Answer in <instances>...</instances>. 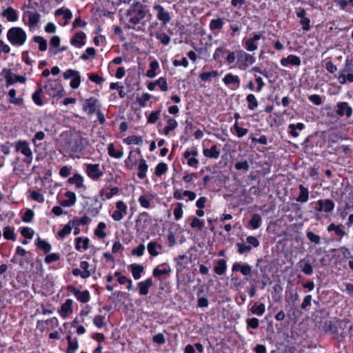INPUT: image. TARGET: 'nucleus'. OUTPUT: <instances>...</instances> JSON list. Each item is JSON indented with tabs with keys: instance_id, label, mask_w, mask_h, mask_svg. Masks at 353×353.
Returning a JSON list of instances; mask_svg holds the SVG:
<instances>
[{
	"instance_id": "bf43d9fd",
	"label": "nucleus",
	"mask_w": 353,
	"mask_h": 353,
	"mask_svg": "<svg viewBox=\"0 0 353 353\" xmlns=\"http://www.w3.org/2000/svg\"><path fill=\"white\" fill-rule=\"evenodd\" d=\"M41 93H42V90L39 89L32 94V100L37 105H38L39 106H41L43 104V101L41 99Z\"/></svg>"
},
{
	"instance_id": "ddd939ff",
	"label": "nucleus",
	"mask_w": 353,
	"mask_h": 353,
	"mask_svg": "<svg viewBox=\"0 0 353 353\" xmlns=\"http://www.w3.org/2000/svg\"><path fill=\"white\" fill-rule=\"evenodd\" d=\"M261 36L259 34H256L253 37L247 39L244 42V46L246 50L249 52H252L256 50L258 48L257 44L255 42L259 39H261Z\"/></svg>"
},
{
	"instance_id": "7ed1b4c3",
	"label": "nucleus",
	"mask_w": 353,
	"mask_h": 353,
	"mask_svg": "<svg viewBox=\"0 0 353 353\" xmlns=\"http://www.w3.org/2000/svg\"><path fill=\"white\" fill-rule=\"evenodd\" d=\"M63 77L65 79L72 78L70 81V86L76 89L79 88L81 83V77L79 72L72 69H68L63 73Z\"/></svg>"
},
{
	"instance_id": "39448f33",
	"label": "nucleus",
	"mask_w": 353,
	"mask_h": 353,
	"mask_svg": "<svg viewBox=\"0 0 353 353\" xmlns=\"http://www.w3.org/2000/svg\"><path fill=\"white\" fill-rule=\"evenodd\" d=\"M116 207L117 210L112 213V217L114 221H119L123 218V214L126 213L127 206L123 201H119L117 202Z\"/></svg>"
},
{
	"instance_id": "09e8293b",
	"label": "nucleus",
	"mask_w": 353,
	"mask_h": 353,
	"mask_svg": "<svg viewBox=\"0 0 353 353\" xmlns=\"http://www.w3.org/2000/svg\"><path fill=\"white\" fill-rule=\"evenodd\" d=\"M250 310L252 313L261 316L265 312V305L263 303L259 305L254 304Z\"/></svg>"
},
{
	"instance_id": "393cba45",
	"label": "nucleus",
	"mask_w": 353,
	"mask_h": 353,
	"mask_svg": "<svg viewBox=\"0 0 353 353\" xmlns=\"http://www.w3.org/2000/svg\"><path fill=\"white\" fill-rule=\"evenodd\" d=\"M162 246L155 241L150 242L148 244V251L149 254L153 256L159 254V250H161Z\"/></svg>"
},
{
	"instance_id": "4468645a",
	"label": "nucleus",
	"mask_w": 353,
	"mask_h": 353,
	"mask_svg": "<svg viewBox=\"0 0 353 353\" xmlns=\"http://www.w3.org/2000/svg\"><path fill=\"white\" fill-rule=\"evenodd\" d=\"M152 285L153 282L150 278L147 279L144 281L139 282L138 283L139 294L143 296L147 295L149 292V288Z\"/></svg>"
},
{
	"instance_id": "6e6552de",
	"label": "nucleus",
	"mask_w": 353,
	"mask_h": 353,
	"mask_svg": "<svg viewBox=\"0 0 353 353\" xmlns=\"http://www.w3.org/2000/svg\"><path fill=\"white\" fill-rule=\"evenodd\" d=\"M352 112V108L348 105L347 102H340L337 104L336 114L339 116L343 117L345 114L347 117H350Z\"/></svg>"
},
{
	"instance_id": "49530a36",
	"label": "nucleus",
	"mask_w": 353,
	"mask_h": 353,
	"mask_svg": "<svg viewBox=\"0 0 353 353\" xmlns=\"http://www.w3.org/2000/svg\"><path fill=\"white\" fill-rule=\"evenodd\" d=\"M125 142L127 144H135V145H141L143 143V138L141 137L138 136H130L126 138Z\"/></svg>"
},
{
	"instance_id": "3c124183",
	"label": "nucleus",
	"mask_w": 353,
	"mask_h": 353,
	"mask_svg": "<svg viewBox=\"0 0 353 353\" xmlns=\"http://www.w3.org/2000/svg\"><path fill=\"white\" fill-rule=\"evenodd\" d=\"M168 170V165L165 163H159L156 167L155 174L158 176L165 174Z\"/></svg>"
},
{
	"instance_id": "5fc2aeb1",
	"label": "nucleus",
	"mask_w": 353,
	"mask_h": 353,
	"mask_svg": "<svg viewBox=\"0 0 353 353\" xmlns=\"http://www.w3.org/2000/svg\"><path fill=\"white\" fill-rule=\"evenodd\" d=\"M204 224L205 223L203 220H200L196 217H193L190 226L192 228H197L199 230H201L204 227Z\"/></svg>"
},
{
	"instance_id": "ea45409f",
	"label": "nucleus",
	"mask_w": 353,
	"mask_h": 353,
	"mask_svg": "<svg viewBox=\"0 0 353 353\" xmlns=\"http://www.w3.org/2000/svg\"><path fill=\"white\" fill-rule=\"evenodd\" d=\"M246 101L248 102V107L250 110H254L258 106V102L253 94H249L246 97Z\"/></svg>"
},
{
	"instance_id": "c9c22d12",
	"label": "nucleus",
	"mask_w": 353,
	"mask_h": 353,
	"mask_svg": "<svg viewBox=\"0 0 353 353\" xmlns=\"http://www.w3.org/2000/svg\"><path fill=\"white\" fill-rule=\"evenodd\" d=\"M8 95L10 97L9 102L10 103L17 105H20L23 103V101L22 98H16V90L14 89L10 90Z\"/></svg>"
},
{
	"instance_id": "de8ad7c7",
	"label": "nucleus",
	"mask_w": 353,
	"mask_h": 353,
	"mask_svg": "<svg viewBox=\"0 0 353 353\" xmlns=\"http://www.w3.org/2000/svg\"><path fill=\"white\" fill-rule=\"evenodd\" d=\"M327 231H334L335 233L340 236H343L346 234V232L341 229L340 225H336L334 223H331L328 225Z\"/></svg>"
},
{
	"instance_id": "f704fd0d",
	"label": "nucleus",
	"mask_w": 353,
	"mask_h": 353,
	"mask_svg": "<svg viewBox=\"0 0 353 353\" xmlns=\"http://www.w3.org/2000/svg\"><path fill=\"white\" fill-rule=\"evenodd\" d=\"M108 154L114 158L120 159L123 157V152L120 150H116L113 143H110L108 146Z\"/></svg>"
},
{
	"instance_id": "603ef678",
	"label": "nucleus",
	"mask_w": 353,
	"mask_h": 353,
	"mask_svg": "<svg viewBox=\"0 0 353 353\" xmlns=\"http://www.w3.org/2000/svg\"><path fill=\"white\" fill-rule=\"evenodd\" d=\"M236 246L238 248L237 252L240 254L248 253L252 250L250 245L242 243H236Z\"/></svg>"
},
{
	"instance_id": "cd10ccee",
	"label": "nucleus",
	"mask_w": 353,
	"mask_h": 353,
	"mask_svg": "<svg viewBox=\"0 0 353 353\" xmlns=\"http://www.w3.org/2000/svg\"><path fill=\"white\" fill-rule=\"evenodd\" d=\"M35 245L40 249L43 250L45 253H48L52 247L51 245L46 241L45 240L41 239L40 237H38Z\"/></svg>"
},
{
	"instance_id": "864d4df0",
	"label": "nucleus",
	"mask_w": 353,
	"mask_h": 353,
	"mask_svg": "<svg viewBox=\"0 0 353 353\" xmlns=\"http://www.w3.org/2000/svg\"><path fill=\"white\" fill-rule=\"evenodd\" d=\"M77 300L81 303H88L90 299V293L88 290H85L83 292H80L78 296L77 297Z\"/></svg>"
},
{
	"instance_id": "473e14b6",
	"label": "nucleus",
	"mask_w": 353,
	"mask_h": 353,
	"mask_svg": "<svg viewBox=\"0 0 353 353\" xmlns=\"http://www.w3.org/2000/svg\"><path fill=\"white\" fill-rule=\"evenodd\" d=\"M223 81L226 85L235 83L237 85V86H239L240 83V79L239 77L236 75H233L230 73L227 74L223 78Z\"/></svg>"
},
{
	"instance_id": "bb28decb",
	"label": "nucleus",
	"mask_w": 353,
	"mask_h": 353,
	"mask_svg": "<svg viewBox=\"0 0 353 353\" xmlns=\"http://www.w3.org/2000/svg\"><path fill=\"white\" fill-rule=\"evenodd\" d=\"M76 241V249L79 250L82 248L84 250H86L89 248V239L88 238L77 237L75 239Z\"/></svg>"
},
{
	"instance_id": "9d476101",
	"label": "nucleus",
	"mask_w": 353,
	"mask_h": 353,
	"mask_svg": "<svg viewBox=\"0 0 353 353\" xmlns=\"http://www.w3.org/2000/svg\"><path fill=\"white\" fill-rule=\"evenodd\" d=\"M86 172L88 175L93 179H97L103 174L99 170V164H88L86 168Z\"/></svg>"
},
{
	"instance_id": "a18cd8bd",
	"label": "nucleus",
	"mask_w": 353,
	"mask_h": 353,
	"mask_svg": "<svg viewBox=\"0 0 353 353\" xmlns=\"http://www.w3.org/2000/svg\"><path fill=\"white\" fill-rule=\"evenodd\" d=\"M219 73L216 70H212L211 72H205L200 74L199 77L203 81H207L210 79L212 77H218Z\"/></svg>"
},
{
	"instance_id": "423d86ee",
	"label": "nucleus",
	"mask_w": 353,
	"mask_h": 353,
	"mask_svg": "<svg viewBox=\"0 0 353 353\" xmlns=\"http://www.w3.org/2000/svg\"><path fill=\"white\" fill-rule=\"evenodd\" d=\"M153 8L158 12L157 17L159 20L161 21L164 24H167L170 21V14L161 5L156 4Z\"/></svg>"
},
{
	"instance_id": "4c0bfd02",
	"label": "nucleus",
	"mask_w": 353,
	"mask_h": 353,
	"mask_svg": "<svg viewBox=\"0 0 353 353\" xmlns=\"http://www.w3.org/2000/svg\"><path fill=\"white\" fill-rule=\"evenodd\" d=\"M223 24H224V22H223V19H221V18L214 19L210 21V28L212 30H219L222 29Z\"/></svg>"
},
{
	"instance_id": "1a4fd4ad",
	"label": "nucleus",
	"mask_w": 353,
	"mask_h": 353,
	"mask_svg": "<svg viewBox=\"0 0 353 353\" xmlns=\"http://www.w3.org/2000/svg\"><path fill=\"white\" fill-rule=\"evenodd\" d=\"M319 207L316 208L319 211H324L325 212H330L334 208V203L330 199H320L317 202Z\"/></svg>"
},
{
	"instance_id": "c85d7f7f",
	"label": "nucleus",
	"mask_w": 353,
	"mask_h": 353,
	"mask_svg": "<svg viewBox=\"0 0 353 353\" xmlns=\"http://www.w3.org/2000/svg\"><path fill=\"white\" fill-rule=\"evenodd\" d=\"M68 182L74 184L78 188L84 187L83 177L79 174H75L73 176L69 178Z\"/></svg>"
},
{
	"instance_id": "8fccbe9b",
	"label": "nucleus",
	"mask_w": 353,
	"mask_h": 353,
	"mask_svg": "<svg viewBox=\"0 0 353 353\" xmlns=\"http://www.w3.org/2000/svg\"><path fill=\"white\" fill-rule=\"evenodd\" d=\"M300 268L301 270L306 275H310L313 273V267L310 263H305L301 264V261H300Z\"/></svg>"
},
{
	"instance_id": "c03bdc74",
	"label": "nucleus",
	"mask_w": 353,
	"mask_h": 353,
	"mask_svg": "<svg viewBox=\"0 0 353 353\" xmlns=\"http://www.w3.org/2000/svg\"><path fill=\"white\" fill-rule=\"evenodd\" d=\"M3 236H4L5 239H8V240L15 241V239H16V235L14 232V229L9 226L4 228Z\"/></svg>"
},
{
	"instance_id": "052dcab7",
	"label": "nucleus",
	"mask_w": 353,
	"mask_h": 353,
	"mask_svg": "<svg viewBox=\"0 0 353 353\" xmlns=\"http://www.w3.org/2000/svg\"><path fill=\"white\" fill-rule=\"evenodd\" d=\"M171 272V269L170 268L159 269V268H156L154 269L152 274L155 277H159L163 274H168Z\"/></svg>"
},
{
	"instance_id": "13d9d810",
	"label": "nucleus",
	"mask_w": 353,
	"mask_h": 353,
	"mask_svg": "<svg viewBox=\"0 0 353 353\" xmlns=\"http://www.w3.org/2000/svg\"><path fill=\"white\" fill-rule=\"evenodd\" d=\"M21 235L28 239H31L34 235V230L28 227H24L21 230Z\"/></svg>"
},
{
	"instance_id": "2eb2a0df",
	"label": "nucleus",
	"mask_w": 353,
	"mask_h": 353,
	"mask_svg": "<svg viewBox=\"0 0 353 353\" xmlns=\"http://www.w3.org/2000/svg\"><path fill=\"white\" fill-rule=\"evenodd\" d=\"M15 149L17 151L21 152L25 156L32 152L29 147V143L26 141H19L16 142Z\"/></svg>"
},
{
	"instance_id": "37998d69",
	"label": "nucleus",
	"mask_w": 353,
	"mask_h": 353,
	"mask_svg": "<svg viewBox=\"0 0 353 353\" xmlns=\"http://www.w3.org/2000/svg\"><path fill=\"white\" fill-rule=\"evenodd\" d=\"M177 125H178V123L175 119H169L168 120V124L164 128V130H163L164 134L165 135H168L170 131L174 130L177 127Z\"/></svg>"
},
{
	"instance_id": "aec40b11",
	"label": "nucleus",
	"mask_w": 353,
	"mask_h": 353,
	"mask_svg": "<svg viewBox=\"0 0 353 353\" xmlns=\"http://www.w3.org/2000/svg\"><path fill=\"white\" fill-rule=\"evenodd\" d=\"M299 195L296 198V201L301 203H305L308 201L309 199V191L308 189L304 187L303 185H299Z\"/></svg>"
},
{
	"instance_id": "680f3d73",
	"label": "nucleus",
	"mask_w": 353,
	"mask_h": 353,
	"mask_svg": "<svg viewBox=\"0 0 353 353\" xmlns=\"http://www.w3.org/2000/svg\"><path fill=\"white\" fill-rule=\"evenodd\" d=\"M151 97L152 96L149 93H145L143 97H137V101L141 107L144 108L146 106V101H149Z\"/></svg>"
},
{
	"instance_id": "5701e85b",
	"label": "nucleus",
	"mask_w": 353,
	"mask_h": 353,
	"mask_svg": "<svg viewBox=\"0 0 353 353\" xmlns=\"http://www.w3.org/2000/svg\"><path fill=\"white\" fill-rule=\"evenodd\" d=\"M227 269L226 261L224 259H219L214 267V272L218 275L223 274Z\"/></svg>"
},
{
	"instance_id": "a211bd4d",
	"label": "nucleus",
	"mask_w": 353,
	"mask_h": 353,
	"mask_svg": "<svg viewBox=\"0 0 353 353\" xmlns=\"http://www.w3.org/2000/svg\"><path fill=\"white\" fill-rule=\"evenodd\" d=\"M1 16L6 17L8 21H16L18 19L17 11L12 7H8L4 10Z\"/></svg>"
},
{
	"instance_id": "f8f14e48",
	"label": "nucleus",
	"mask_w": 353,
	"mask_h": 353,
	"mask_svg": "<svg viewBox=\"0 0 353 353\" xmlns=\"http://www.w3.org/2000/svg\"><path fill=\"white\" fill-rule=\"evenodd\" d=\"M301 59L296 55L290 54L285 58L281 59V64L283 66H288L289 64L295 66H299L301 65Z\"/></svg>"
},
{
	"instance_id": "9b49d317",
	"label": "nucleus",
	"mask_w": 353,
	"mask_h": 353,
	"mask_svg": "<svg viewBox=\"0 0 353 353\" xmlns=\"http://www.w3.org/2000/svg\"><path fill=\"white\" fill-rule=\"evenodd\" d=\"M98 100L94 97L87 99L83 105V109L88 111L89 114H92L95 112L97 108Z\"/></svg>"
},
{
	"instance_id": "f3484780",
	"label": "nucleus",
	"mask_w": 353,
	"mask_h": 353,
	"mask_svg": "<svg viewBox=\"0 0 353 353\" xmlns=\"http://www.w3.org/2000/svg\"><path fill=\"white\" fill-rule=\"evenodd\" d=\"M77 220H70L68 221V223L64 225L62 230H61L58 235L59 237L63 239L65 238L68 234H69L72 228L76 225L77 224Z\"/></svg>"
},
{
	"instance_id": "72a5a7b5",
	"label": "nucleus",
	"mask_w": 353,
	"mask_h": 353,
	"mask_svg": "<svg viewBox=\"0 0 353 353\" xmlns=\"http://www.w3.org/2000/svg\"><path fill=\"white\" fill-rule=\"evenodd\" d=\"M261 223V217L259 214H253L251 219L249 221V225L254 230L259 228Z\"/></svg>"
},
{
	"instance_id": "4d7b16f0",
	"label": "nucleus",
	"mask_w": 353,
	"mask_h": 353,
	"mask_svg": "<svg viewBox=\"0 0 353 353\" xmlns=\"http://www.w3.org/2000/svg\"><path fill=\"white\" fill-rule=\"evenodd\" d=\"M246 242L248 245L250 246L251 249L252 248H258L260 245L259 241L254 236H248L246 238Z\"/></svg>"
},
{
	"instance_id": "a878e982",
	"label": "nucleus",
	"mask_w": 353,
	"mask_h": 353,
	"mask_svg": "<svg viewBox=\"0 0 353 353\" xmlns=\"http://www.w3.org/2000/svg\"><path fill=\"white\" fill-rule=\"evenodd\" d=\"M148 168V165H147L145 159H141L139 164V172L137 174L139 179H143L145 177Z\"/></svg>"
},
{
	"instance_id": "58836bf2",
	"label": "nucleus",
	"mask_w": 353,
	"mask_h": 353,
	"mask_svg": "<svg viewBox=\"0 0 353 353\" xmlns=\"http://www.w3.org/2000/svg\"><path fill=\"white\" fill-rule=\"evenodd\" d=\"M105 228V223L103 222H100L94 231L95 235L99 239H104L106 236V233L104 232Z\"/></svg>"
},
{
	"instance_id": "774afa93",
	"label": "nucleus",
	"mask_w": 353,
	"mask_h": 353,
	"mask_svg": "<svg viewBox=\"0 0 353 353\" xmlns=\"http://www.w3.org/2000/svg\"><path fill=\"white\" fill-rule=\"evenodd\" d=\"M241 58L243 59L246 63L252 64L255 62V58L245 52H241Z\"/></svg>"
},
{
	"instance_id": "20e7f679",
	"label": "nucleus",
	"mask_w": 353,
	"mask_h": 353,
	"mask_svg": "<svg viewBox=\"0 0 353 353\" xmlns=\"http://www.w3.org/2000/svg\"><path fill=\"white\" fill-rule=\"evenodd\" d=\"M3 73H4V77L6 79L7 86L17 82H26V79L25 77L14 74L10 70L3 69Z\"/></svg>"
},
{
	"instance_id": "4be33fe9",
	"label": "nucleus",
	"mask_w": 353,
	"mask_h": 353,
	"mask_svg": "<svg viewBox=\"0 0 353 353\" xmlns=\"http://www.w3.org/2000/svg\"><path fill=\"white\" fill-rule=\"evenodd\" d=\"M203 154L206 157L217 159L220 155V152L217 149V146L216 145H213L210 149H204Z\"/></svg>"
},
{
	"instance_id": "7c9ffc66",
	"label": "nucleus",
	"mask_w": 353,
	"mask_h": 353,
	"mask_svg": "<svg viewBox=\"0 0 353 353\" xmlns=\"http://www.w3.org/2000/svg\"><path fill=\"white\" fill-rule=\"evenodd\" d=\"M144 268L142 265L138 264L131 265V272L134 279L137 280L141 278V274L143 271Z\"/></svg>"
},
{
	"instance_id": "412c9836",
	"label": "nucleus",
	"mask_w": 353,
	"mask_h": 353,
	"mask_svg": "<svg viewBox=\"0 0 353 353\" xmlns=\"http://www.w3.org/2000/svg\"><path fill=\"white\" fill-rule=\"evenodd\" d=\"M85 34L83 32H79L71 39L70 43L72 45L77 46L79 48L82 47L84 45V42L81 41L85 38Z\"/></svg>"
},
{
	"instance_id": "dca6fc26",
	"label": "nucleus",
	"mask_w": 353,
	"mask_h": 353,
	"mask_svg": "<svg viewBox=\"0 0 353 353\" xmlns=\"http://www.w3.org/2000/svg\"><path fill=\"white\" fill-rule=\"evenodd\" d=\"M72 299H67L64 303L61 306L59 313L63 318L66 317L67 315L72 312Z\"/></svg>"
},
{
	"instance_id": "0eeeda50",
	"label": "nucleus",
	"mask_w": 353,
	"mask_h": 353,
	"mask_svg": "<svg viewBox=\"0 0 353 353\" xmlns=\"http://www.w3.org/2000/svg\"><path fill=\"white\" fill-rule=\"evenodd\" d=\"M232 272H241L243 276H249L252 272V267L248 263H234L232 268Z\"/></svg>"
},
{
	"instance_id": "b1692460",
	"label": "nucleus",
	"mask_w": 353,
	"mask_h": 353,
	"mask_svg": "<svg viewBox=\"0 0 353 353\" xmlns=\"http://www.w3.org/2000/svg\"><path fill=\"white\" fill-rule=\"evenodd\" d=\"M49 86L52 91V92H50V94L52 96L62 97L65 94L64 90L61 84L57 83H51Z\"/></svg>"
},
{
	"instance_id": "a19ab883",
	"label": "nucleus",
	"mask_w": 353,
	"mask_h": 353,
	"mask_svg": "<svg viewBox=\"0 0 353 353\" xmlns=\"http://www.w3.org/2000/svg\"><path fill=\"white\" fill-rule=\"evenodd\" d=\"M156 38L161 41V43L165 46H167L170 42V37L163 32H157L155 34Z\"/></svg>"
},
{
	"instance_id": "e433bc0d",
	"label": "nucleus",
	"mask_w": 353,
	"mask_h": 353,
	"mask_svg": "<svg viewBox=\"0 0 353 353\" xmlns=\"http://www.w3.org/2000/svg\"><path fill=\"white\" fill-rule=\"evenodd\" d=\"M33 41L39 44V50L43 52L47 50V41L41 36H35L33 37Z\"/></svg>"
},
{
	"instance_id": "f03ea898",
	"label": "nucleus",
	"mask_w": 353,
	"mask_h": 353,
	"mask_svg": "<svg viewBox=\"0 0 353 353\" xmlns=\"http://www.w3.org/2000/svg\"><path fill=\"white\" fill-rule=\"evenodd\" d=\"M8 41L16 46H23L27 39L26 32L20 27H12L7 32Z\"/></svg>"
},
{
	"instance_id": "6e6d98bb",
	"label": "nucleus",
	"mask_w": 353,
	"mask_h": 353,
	"mask_svg": "<svg viewBox=\"0 0 353 353\" xmlns=\"http://www.w3.org/2000/svg\"><path fill=\"white\" fill-rule=\"evenodd\" d=\"M94 325L98 328H102L105 325V316L102 315L96 316L93 321Z\"/></svg>"
},
{
	"instance_id": "0e129e2a",
	"label": "nucleus",
	"mask_w": 353,
	"mask_h": 353,
	"mask_svg": "<svg viewBox=\"0 0 353 353\" xmlns=\"http://www.w3.org/2000/svg\"><path fill=\"white\" fill-rule=\"evenodd\" d=\"M307 239L311 241L314 243L315 244H319L321 241V238L319 235L314 234L312 231H308L306 234Z\"/></svg>"
},
{
	"instance_id": "6ab92c4d",
	"label": "nucleus",
	"mask_w": 353,
	"mask_h": 353,
	"mask_svg": "<svg viewBox=\"0 0 353 353\" xmlns=\"http://www.w3.org/2000/svg\"><path fill=\"white\" fill-rule=\"evenodd\" d=\"M25 15L28 18V23L30 26H35L40 21L41 15L36 11H26Z\"/></svg>"
},
{
	"instance_id": "69168bd1",
	"label": "nucleus",
	"mask_w": 353,
	"mask_h": 353,
	"mask_svg": "<svg viewBox=\"0 0 353 353\" xmlns=\"http://www.w3.org/2000/svg\"><path fill=\"white\" fill-rule=\"evenodd\" d=\"M183 206L181 203H178L174 210V215L176 220L180 219L183 216Z\"/></svg>"
},
{
	"instance_id": "e2e57ef3",
	"label": "nucleus",
	"mask_w": 353,
	"mask_h": 353,
	"mask_svg": "<svg viewBox=\"0 0 353 353\" xmlns=\"http://www.w3.org/2000/svg\"><path fill=\"white\" fill-rule=\"evenodd\" d=\"M34 213L33 210L28 209L22 216V221L25 223H30L32 221Z\"/></svg>"
},
{
	"instance_id": "338daca9",
	"label": "nucleus",
	"mask_w": 353,
	"mask_h": 353,
	"mask_svg": "<svg viewBox=\"0 0 353 353\" xmlns=\"http://www.w3.org/2000/svg\"><path fill=\"white\" fill-rule=\"evenodd\" d=\"M160 112V110L152 112L148 117V122L150 123H155L159 119Z\"/></svg>"
},
{
	"instance_id": "c756f323",
	"label": "nucleus",
	"mask_w": 353,
	"mask_h": 353,
	"mask_svg": "<svg viewBox=\"0 0 353 353\" xmlns=\"http://www.w3.org/2000/svg\"><path fill=\"white\" fill-rule=\"evenodd\" d=\"M159 68V64L157 60H153L150 63V68L146 72V76L149 78H154L156 76V70Z\"/></svg>"
},
{
	"instance_id": "79ce46f5",
	"label": "nucleus",
	"mask_w": 353,
	"mask_h": 353,
	"mask_svg": "<svg viewBox=\"0 0 353 353\" xmlns=\"http://www.w3.org/2000/svg\"><path fill=\"white\" fill-rule=\"evenodd\" d=\"M80 267L83 270V272L81 275V278L87 279L92 275V272L88 270L90 267V264L88 261H83L80 263Z\"/></svg>"
},
{
	"instance_id": "f257e3e1",
	"label": "nucleus",
	"mask_w": 353,
	"mask_h": 353,
	"mask_svg": "<svg viewBox=\"0 0 353 353\" xmlns=\"http://www.w3.org/2000/svg\"><path fill=\"white\" fill-rule=\"evenodd\" d=\"M145 6L140 2H137L132 4L131 8L127 11V16L130 17L129 23L130 25L128 26V28H134V26L139 24L141 19H143L146 14Z\"/></svg>"
},
{
	"instance_id": "2f4dec72",
	"label": "nucleus",
	"mask_w": 353,
	"mask_h": 353,
	"mask_svg": "<svg viewBox=\"0 0 353 353\" xmlns=\"http://www.w3.org/2000/svg\"><path fill=\"white\" fill-rule=\"evenodd\" d=\"M67 341L68 342V347L67 348V353H75L76 350L78 348V343L76 339L72 340V336L70 335H68Z\"/></svg>"
}]
</instances>
